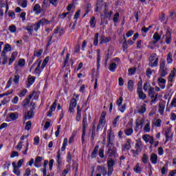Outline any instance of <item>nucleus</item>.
<instances>
[{
    "instance_id": "obj_1",
    "label": "nucleus",
    "mask_w": 176,
    "mask_h": 176,
    "mask_svg": "<svg viewBox=\"0 0 176 176\" xmlns=\"http://www.w3.org/2000/svg\"><path fill=\"white\" fill-rule=\"evenodd\" d=\"M116 162L115 160L112 158H108L107 160V170L108 171L105 170V166H98V169L100 173H102L103 176L108 175L111 176L112 173H113V166H115Z\"/></svg>"
},
{
    "instance_id": "obj_2",
    "label": "nucleus",
    "mask_w": 176,
    "mask_h": 176,
    "mask_svg": "<svg viewBox=\"0 0 176 176\" xmlns=\"http://www.w3.org/2000/svg\"><path fill=\"white\" fill-rule=\"evenodd\" d=\"M159 72L161 78H164L168 74L167 67H166V60L163 58L160 60Z\"/></svg>"
},
{
    "instance_id": "obj_3",
    "label": "nucleus",
    "mask_w": 176,
    "mask_h": 176,
    "mask_svg": "<svg viewBox=\"0 0 176 176\" xmlns=\"http://www.w3.org/2000/svg\"><path fill=\"white\" fill-rule=\"evenodd\" d=\"M148 61H150L148 65L149 67H151V68H153V67H157L159 65V57L156 54L153 53L151 54Z\"/></svg>"
},
{
    "instance_id": "obj_4",
    "label": "nucleus",
    "mask_w": 176,
    "mask_h": 176,
    "mask_svg": "<svg viewBox=\"0 0 176 176\" xmlns=\"http://www.w3.org/2000/svg\"><path fill=\"white\" fill-rule=\"evenodd\" d=\"M108 150L106 152L108 159H112V157L116 158L118 155L116 147L112 146H107Z\"/></svg>"
},
{
    "instance_id": "obj_5",
    "label": "nucleus",
    "mask_w": 176,
    "mask_h": 176,
    "mask_svg": "<svg viewBox=\"0 0 176 176\" xmlns=\"http://www.w3.org/2000/svg\"><path fill=\"white\" fill-rule=\"evenodd\" d=\"M148 96L151 98V102L153 104L157 100V94L155 96V88L150 87L148 90Z\"/></svg>"
},
{
    "instance_id": "obj_6",
    "label": "nucleus",
    "mask_w": 176,
    "mask_h": 176,
    "mask_svg": "<svg viewBox=\"0 0 176 176\" xmlns=\"http://www.w3.org/2000/svg\"><path fill=\"white\" fill-rule=\"evenodd\" d=\"M76 107V99L72 98L70 100V104H69V112H70V113H74V112H75Z\"/></svg>"
},
{
    "instance_id": "obj_7",
    "label": "nucleus",
    "mask_w": 176,
    "mask_h": 176,
    "mask_svg": "<svg viewBox=\"0 0 176 176\" xmlns=\"http://www.w3.org/2000/svg\"><path fill=\"white\" fill-rule=\"evenodd\" d=\"M164 36H166V38H165V43L167 44V45H170V43H171V32L170 31V30H166V35H164Z\"/></svg>"
},
{
    "instance_id": "obj_8",
    "label": "nucleus",
    "mask_w": 176,
    "mask_h": 176,
    "mask_svg": "<svg viewBox=\"0 0 176 176\" xmlns=\"http://www.w3.org/2000/svg\"><path fill=\"white\" fill-rule=\"evenodd\" d=\"M131 140L127 139L125 144L122 146V151L124 152H126V151H129L131 148V144H130V142Z\"/></svg>"
},
{
    "instance_id": "obj_9",
    "label": "nucleus",
    "mask_w": 176,
    "mask_h": 176,
    "mask_svg": "<svg viewBox=\"0 0 176 176\" xmlns=\"http://www.w3.org/2000/svg\"><path fill=\"white\" fill-rule=\"evenodd\" d=\"M45 24V19H41L37 23L34 24V31L38 32L39 28H41V25H43Z\"/></svg>"
},
{
    "instance_id": "obj_10",
    "label": "nucleus",
    "mask_w": 176,
    "mask_h": 176,
    "mask_svg": "<svg viewBox=\"0 0 176 176\" xmlns=\"http://www.w3.org/2000/svg\"><path fill=\"white\" fill-rule=\"evenodd\" d=\"M105 5V3L104 2V0H98L96 3V12H98V10H101L102 9V7Z\"/></svg>"
},
{
    "instance_id": "obj_11",
    "label": "nucleus",
    "mask_w": 176,
    "mask_h": 176,
    "mask_svg": "<svg viewBox=\"0 0 176 176\" xmlns=\"http://www.w3.org/2000/svg\"><path fill=\"white\" fill-rule=\"evenodd\" d=\"M35 113H34V110L30 109L26 115H25L24 118L25 120H30V119H32L34 118Z\"/></svg>"
},
{
    "instance_id": "obj_12",
    "label": "nucleus",
    "mask_w": 176,
    "mask_h": 176,
    "mask_svg": "<svg viewBox=\"0 0 176 176\" xmlns=\"http://www.w3.org/2000/svg\"><path fill=\"white\" fill-rule=\"evenodd\" d=\"M161 38L162 37L160 36V35H159V33L155 32L153 34V41L151 42V43L153 45H155V43H157V42L160 41Z\"/></svg>"
},
{
    "instance_id": "obj_13",
    "label": "nucleus",
    "mask_w": 176,
    "mask_h": 176,
    "mask_svg": "<svg viewBox=\"0 0 176 176\" xmlns=\"http://www.w3.org/2000/svg\"><path fill=\"white\" fill-rule=\"evenodd\" d=\"M80 112H82V110L80 109V106L78 105L77 106V115L76 117V120L77 122H80V120L82 119V114Z\"/></svg>"
},
{
    "instance_id": "obj_14",
    "label": "nucleus",
    "mask_w": 176,
    "mask_h": 176,
    "mask_svg": "<svg viewBox=\"0 0 176 176\" xmlns=\"http://www.w3.org/2000/svg\"><path fill=\"white\" fill-rule=\"evenodd\" d=\"M115 139V137L112 135L111 133H109L107 135V146H111L113 145V143H112V141Z\"/></svg>"
},
{
    "instance_id": "obj_15",
    "label": "nucleus",
    "mask_w": 176,
    "mask_h": 176,
    "mask_svg": "<svg viewBox=\"0 0 176 176\" xmlns=\"http://www.w3.org/2000/svg\"><path fill=\"white\" fill-rule=\"evenodd\" d=\"M100 146L98 145H96L95 148H94V151H92L91 154V159H96L97 157V154L98 153V149Z\"/></svg>"
},
{
    "instance_id": "obj_16",
    "label": "nucleus",
    "mask_w": 176,
    "mask_h": 176,
    "mask_svg": "<svg viewBox=\"0 0 176 176\" xmlns=\"http://www.w3.org/2000/svg\"><path fill=\"white\" fill-rule=\"evenodd\" d=\"M157 80L161 89H164L166 87V79L161 77L159 78Z\"/></svg>"
},
{
    "instance_id": "obj_17",
    "label": "nucleus",
    "mask_w": 176,
    "mask_h": 176,
    "mask_svg": "<svg viewBox=\"0 0 176 176\" xmlns=\"http://www.w3.org/2000/svg\"><path fill=\"white\" fill-rule=\"evenodd\" d=\"M17 52H14L12 53L11 57L10 58L8 65H12L13 61L16 60V57H17Z\"/></svg>"
},
{
    "instance_id": "obj_18",
    "label": "nucleus",
    "mask_w": 176,
    "mask_h": 176,
    "mask_svg": "<svg viewBox=\"0 0 176 176\" xmlns=\"http://www.w3.org/2000/svg\"><path fill=\"white\" fill-rule=\"evenodd\" d=\"M111 39V37H105V36H101L100 45H104V43H108V42H109Z\"/></svg>"
},
{
    "instance_id": "obj_19",
    "label": "nucleus",
    "mask_w": 176,
    "mask_h": 176,
    "mask_svg": "<svg viewBox=\"0 0 176 176\" xmlns=\"http://www.w3.org/2000/svg\"><path fill=\"white\" fill-rule=\"evenodd\" d=\"M137 93L138 94L140 100H145V98H146V95L144 94L142 89L137 90Z\"/></svg>"
},
{
    "instance_id": "obj_20",
    "label": "nucleus",
    "mask_w": 176,
    "mask_h": 176,
    "mask_svg": "<svg viewBox=\"0 0 176 176\" xmlns=\"http://www.w3.org/2000/svg\"><path fill=\"white\" fill-rule=\"evenodd\" d=\"M171 129L168 128L166 131H165V136L166 138V140L165 141V142H167V141H168V140H170V138H171Z\"/></svg>"
},
{
    "instance_id": "obj_21",
    "label": "nucleus",
    "mask_w": 176,
    "mask_h": 176,
    "mask_svg": "<svg viewBox=\"0 0 176 176\" xmlns=\"http://www.w3.org/2000/svg\"><path fill=\"white\" fill-rule=\"evenodd\" d=\"M150 160L153 164H156L157 163V155L151 154Z\"/></svg>"
},
{
    "instance_id": "obj_22",
    "label": "nucleus",
    "mask_w": 176,
    "mask_h": 176,
    "mask_svg": "<svg viewBox=\"0 0 176 176\" xmlns=\"http://www.w3.org/2000/svg\"><path fill=\"white\" fill-rule=\"evenodd\" d=\"M135 149L138 151H142V142L140 140L138 141L135 146Z\"/></svg>"
},
{
    "instance_id": "obj_23",
    "label": "nucleus",
    "mask_w": 176,
    "mask_h": 176,
    "mask_svg": "<svg viewBox=\"0 0 176 176\" xmlns=\"http://www.w3.org/2000/svg\"><path fill=\"white\" fill-rule=\"evenodd\" d=\"M128 89L129 91H133L134 90V81H133V80H129L128 81Z\"/></svg>"
},
{
    "instance_id": "obj_24",
    "label": "nucleus",
    "mask_w": 176,
    "mask_h": 176,
    "mask_svg": "<svg viewBox=\"0 0 176 176\" xmlns=\"http://www.w3.org/2000/svg\"><path fill=\"white\" fill-rule=\"evenodd\" d=\"M164 108H166L164 103H160L158 112L160 115H163V113H164Z\"/></svg>"
},
{
    "instance_id": "obj_25",
    "label": "nucleus",
    "mask_w": 176,
    "mask_h": 176,
    "mask_svg": "<svg viewBox=\"0 0 176 176\" xmlns=\"http://www.w3.org/2000/svg\"><path fill=\"white\" fill-rule=\"evenodd\" d=\"M33 11L36 12V14H40L42 12L41 10V6L39 4H36L33 8Z\"/></svg>"
},
{
    "instance_id": "obj_26",
    "label": "nucleus",
    "mask_w": 176,
    "mask_h": 176,
    "mask_svg": "<svg viewBox=\"0 0 176 176\" xmlns=\"http://www.w3.org/2000/svg\"><path fill=\"white\" fill-rule=\"evenodd\" d=\"M9 118L12 119V120H17L19 119V113H10Z\"/></svg>"
},
{
    "instance_id": "obj_27",
    "label": "nucleus",
    "mask_w": 176,
    "mask_h": 176,
    "mask_svg": "<svg viewBox=\"0 0 176 176\" xmlns=\"http://www.w3.org/2000/svg\"><path fill=\"white\" fill-rule=\"evenodd\" d=\"M86 127H87V116L85 115V116H83L82 119V129L84 130H86Z\"/></svg>"
},
{
    "instance_id": "obj_28",
    "label": "nucleus",
    "mask_w": 176,
    "mask_h": 176,
    "mask_svg": "<svg viewBox=\"0 0 176 176\" xmlns=\"http://www.w3.org/2000/svg\"><path fill=\"white\" fill-rule=\"evenodd\" d=\"M35 75H41V62H38L37 67L34 69Z\"/></svg>"
},
{
    "instance_id": "obj_29",
    "label": "nucleus",
    "mask_w": 176,
    "mask_h": 176,
    "mask_svg": "<svg viewBox=\"0 0 176 176\" xmlns=\"http://www.w3.org/2000/svg\"><path fill=\"white\" fill-rule=\"evenodd\" d=\"M1 57H3V64L5 65V64L8 63V56H6V52L3 51L1 52Z\"/></svg>"
},
{
    "instance_id": "obj_30",
    "label": "nucleus",
    "mask_w": 176,
    "mask_h": 176,
    "mask_svg": "<svg viewBox=\"0 0 176 176\" xmlns=\"http://www.w3.org/2000/svg\"><path fill=\"white\" fill-rule=\"evenodd\" d=\"M133 170L135 173H137V174H141V172L142 171V169H141V167H140V164H137L133 168Z\"/></svg>"
},
{
    "instance_id": "obj_31",
    "label": "nucleus",
    "mask_w": 176,
    "mask_h": 176,
    "mask_svg": "<svg viewBox=\"0 0 176 176\" xmlns=\"http://www.w3.org/2000/svg\"><path fill=\"white\" fill-rule=\"evenodd\" d=\"M25 30L28 32L29 35L32 36V31H34V26L31 25H28L26 28Z\"/></svg>"
},
{
    "instance_id": "obj_32",
    "label": "nucleus",
    "mask_w": 176,
    "mask_h": 176,
    "mask_svg": "<svg viewBox=\"0 0 176 176\" xmlns=\"http://www.w3.org/2000/svg\"><path fill=\"white\" fill-rule=\"evenodd\" d=\"M89 24H90V26L91 27V28H94V27H96V17L92 16L91 18Z\"/></svg>"
},
{
    "instance_id": "obj_33",
    "label": "nucleus",
    "mask_w": 176,
    "mask_h": 176,
    "mask_svg": "<svg viewBox=\"0 0 176 176\" xmlns=\"http://www.w3.org/2000/svg\"><path fill=\"white\" fill-rule=\"evenodd\" d=\"M28 82L29 83L28 87H30V86H31V85H32L35 82V78H34V77L31 76V75H30L28 78Z\"/></svg>"
},
{
    "instance_id": "obj_34",
    "label": "nucleus",
    "mask_w": 176,
    "mask_h": 176,
    "mask_svg": "<svg viewBox=\"0 0 176 176\" xmlns=\"http://www.w3.org/2000/svg\"><path fill=\"white\" fill-rule=\"evenodd\" d=\"M67 144H68V139L65 138L63 140L62 148H61L62 152H64V151H65V148L67 147Z\"/></svg>"
},
{
    "instance_id": "obj_35",
    "label": "nucleus",
    "mask_w": 176,
    "mask_h": 176,
    "mask_svg": "<svg viewBox=\"0 0 176 176\" xmlns=\"http://www.w3.org/2000/svg\"><path fill=\"white\" fill-rule=\"evenodd\" d=\"M146 104H144L143 106H142L139 109H138V112L139 113H145V112H146Z\"/></svg>"
},
{
    "instance_id": "obj_36",
    "label": "nucleus",
    "mask_w": 176,
    "mask_h": 176,
    "mask_svg": "<svg viewBox=\"0 0 176 176\" xmlns=\"http://www.w3.org/2000/svg\"><path fill=\"white\" fill-rule=\"evenodd\" d=\"M124 41L122 44V49H123L124 52H126V50H127V49L129 48V46L127 45V40H126L125 36H124Z\"/></svg>"
},
{
    "instance_id": "obj_37",
    "label": "nucleus",
    "mask_w": 176,
    "mask_h": 176,
    "mask_svg": "<svg viewBox=\"0 0 176 176\" xmlns=\"http://www.w3.org/2000/svg\"><path fill=\"white\" fill-rule=\"evenodd\" d=\"M98 33H96L94 38V46H97L98 45Z\"/></svg>"
},
{
    "instance_id": "obj_38",
    "label": "nucleus",
    "mask_w": 176,
    "mask_h": 176,
    "mask_svg": "<svg viewBox=\"0 0 176 176\" xmlns=\"http://www.w3.org/2000/svg\"><path fill=\"white\" fill-rule=\"evenodd\" d=\"M116 69V63H112L111 64H110L109 71H111V72H115Z\"/></svg>"
},
{
    "instance_id": "obj_39",
    "label": "nucleus",
    "mask_w": 176,
    "mask_h": 176,
    "mask_svg": "<svg viewBox=\"0 0 176 176\" xmlns=\"http://www.w3.org/2000/svg\"><path fill=\"white\" fill-rule=\"evenodd\" d=\"M25 65V60L23 58L19 59L18 61V67H23Z\"/></svg>"
},
{
    "instance_id": "obj_40",
    "label": "nucleus",
    "mask_w": 176,
    "mask_h": 176,
    "mask_svg": "<svg viewBox=\"0 0 176 176\" xmlns=\"http://www.w3.org/2000/svg\"><path fill=\"white\" fill-rule=\"evenodd\" d=\"M28 1L27 0H20L19 3L21 8H27Z\"/></svg>"
},
{
    "instance_id": "obj_41",
    "label": "nucleus",
    "mask_w": 176,
    "mask_h": 176,
    "mask_svg": "<svg viewBox=\"0 0 176 176\" xmlns=\"http://www.w3.org/2000/svg\"><path fill=\"white\" fill-rule=\"evenodd\" d=\"M149 160V157L146 154H144L142 157V160L144 164L148 163V160Z\"/></svg>"
},
{
    "instance_id": "obj_42",
    "label": "nucleus",
    "mask_w": 176,
    "mask_h": 176,
    "mask_svg": "<svg viewBox=\"0 0 176 176\" xmlns=\"http://www.w3.org/2000/svg\"><path fill=\"white\" fill-rule=\"evenodd\" d=\"M131 152L133 153V157H137V156H138L140 153H141V151H138V150H134V149H131Z\"/></svg>"
},
{
    "instance_id": "obj_43",
    "label": "nucleus",
    "mask_w": 176,
    "mask_h": 176,
    "mask_svg": "<svg viewBox=\"0 0 176 176\" xmlns=\"http://www.w3.org/2000/svg\"><path fill=\"white\" fill-rule=\"evenodd\" d=\"M19 80H20V76L19 75V74H17V72H15V76L14 78V82L15 83V85H17V83H19Z\"/></svg>"
},
{
    "instance_id": "obj_44",
    "label": "nucleus",
    "mask_w": 176,
    "mask_h": 176,
    "mask_svg": "<svg viewBox=\"0 0 176 176\" xmlns=\"http://www.w3.org/2000/svg\"><path fill=\"white\" fill-rule=\"evenodd\" d=\"M167 63L168 64H170L173 63V54H171V52H169L167 56Z\"/></svg>"
},
{
    "instance_id": "obj_45",
    "label": "nucleus",
    "mask_w": 176,
    "mask_h": 176,
    "mask_svg": "<svg viewBox=\"0 0 176 176\" xmlns=\"http://www.w3.org/2000/svg\"><path fill=\"white\" fill-rule=\"evenodd\" d=\"M175 72H176L175 68H173V71H172L169 74V76H168L169 80H173V78L175 76Z\"/></svg>"
},
{
    "instance_id": "obj_46",
    "label": "nucleus",
    "mask_w": 176,
    "mask_h": 176,
    "mask_svg": "<svg viewBox=\"0 0 176 176\" xmlns=\"http://www.w3.org/2000/svg\"><path fill=\"white\" fill-rule=\"evenodd\" d=\"M31 126H32V122H31V121L27 122L25 126V130H27L28 131L31 130Z\"/></svg>"
},
{
    "instance_id": "obj_47",
    "label": "nucleus",
    "mask_w": 176,
    "mask_h": 176,
    "mask_svg": "<svg viewBox=\"0 0 176 176\" xmlns=\"http://www.w3.org/2000/svg\"><path fill=\"white\" fill-rule=\"evenodd\" d=\"M151 135L146 134L142 136V138L144 141H145V142L148 144V142H149V139L151 138Z\"/></svg>"
},
{
    "instance_id": "obj_48",
    "label": "nucleus",
    "mask_w": 176,
    "mask_h": 176,
    "mask_svg": "<svg viewBox=\"0 0 176 176\" xmlns=\"http://www.w3.org/2000/svg\"><path fill=\"white\" fill-rule=\"evenodd\" d=\"M71 170V165H67V168L63 170V175L66 176L68 173H69V170Z\"/></svg>"
},
{
    "instance_id": "obj_49",
    "label": "nucleus",
    "mask_w": 176,
    "mask_h": 176,
    "mask_svg": "<svg viewBox=\"0 0 176 176\" xmlns=\"http://www.w3.org/2000/svg\"><path fill=\"white\" fill-rule=\"evenodd\" d=\"M140 80L138 82V89L137 90H142V78L140 77Z\"/></svg>"
},
{
    "instance_id": "obj_50",
    "label": "nucleus",
    "mask_w": 176,
    "mask_h": 176,
    "mask_svg": "<svg viewBox=\"0 0 176 176\" xmlns=\"http://www.w3.org/2000/svg\"><path fill=\"white\" fill-rule=\"evenodd\" d=\"M12 50V47L9 44H6L3 52H10Z\"/></svg>"
},
{
    "instance_id": "obj_51",
    "label": "nucleus",
    "mask_w": 176,
    "mask_h": 176,
    "mask_svg": "<svg viewBox=\"0 0 176 176\" xmlns=\"http://www.w3.org/2000/svg\"><path fill=\"white\" fill-rule=\"evenodd\" d=\"M133 131L132 128H129L124 131V133L126 135H131V134H133Z\"/></svg>"
},
{
    "instance_id": "obj_52",
    "label": "nucleus",
    "mask_w": 176,
    "mask_h": 176,
    "mask_svg": "<svg viewBox=\"0 0 176 176\" xmlns=\"http://www.w3.org/2000/svg\"><path fill=\"white\" fill-rule=\"evenodd\" d=\"M20 168L19 166H16L14 168L13 173L15 174V175L19 176L20 175Z\"/></svg>"
},
{
    "instance_id": "obj_53",
    "label": "nucleus",
    "mask_w": 176,
    "mask_h": 176,
    "mask_svg": "<svg viewBox=\"0 0 176 176\" xmlns=\"http://www.w3.org/2000/svg\"><path fill=\"white\" fill-rule=\"evenodd\" d=\"M113 21L114 23H118L119 21V12H116L114 14V16L113 18Z\"/></svg>"
},
{
    "instance_id": "obj_54",
    "label": "nucleus",
    "mask_w": 176,
    "mask_h": 176,
    "mask_svg": "<svg viewBox=\"0 0 176 176\" xmlns=\"http://www.w3.org/2000/svg\"><path fill=\"white\" fill-rule=\"evenodd\" d=\"M56 107H57V100H55L54 102V103L52 104V105H51L50 110L54 111H56Z\"/></svg>"
},
{
    "instance_id": "obj_55",
    "label": "nucleus",
    "mask_w": 176,
    "mask_h": 176,
    "mask_svg": "<svg viewBox=\"0 0 176 176\" xmlns=\"http://www.w3.org/2000/svg\"><path fill=\"white\" fill-rule=\"evenodd\" d=\"M99 156L101 159H104V148H100L98 151Z\"/></svg>"
},
{
    "instance_id": "obj_56",
    "label": "nucleus",
    "mask_w": 176,
    "mask_h": 176,
    "mask_svg": "<svg viewBox=\"0 0 176 176\" xmlns=\"http://www.w3.org/2000/svg\"><path fill=\"white\" fill-rule=\"evenodd\" d=\"M42 53H43V50H39L38 52H34L33 57H35V56L39 57L40 56L42 55Z\"/></svg>"
},
{
    "instance_id": "obj_57",
    "label": "nucleus",
    "mask_w": 176,
    "mask_h": 176,
    "mask_svg": "<svg viewBox=\"0 0 176 176\" xmlns=\"http://www.w3.org/2000/svg\"><path fill=\"white\" fill-rule=\"evenodd\" d=\"M136 70H137V69L135 67L129 68L128 70V72H129V75H134V74H135Z\"/></svg>"
},
{
    "instance_id": "obj_58",
    "label": "nucleus",
    "mask_w": 176,
    "mask_h": 176,
    "mask_svg": "<svg viewBox=\"0 0 176 176\" xmlns=\"http://www.w3.org/2000/svg\"><path fill=\"white\" fill-rule=\"evenodd\" d=\"M170 107H174V108H176V94L175 95V97L172 100V102H170Z\"/></svg>"
},
{
    "instance_id": "obj_59",
    "label": "nucleus",
    "mask_w": 176,
    "mask_h": 176,
    "mask_svg": "<svg viewBox=\"0 0 176 176\" xmlns=\"http://www.w3.org/2000/svg\"><path fill=\"white\" fill-rule=\"evenodd\" d=\"M119 119H120V116H118L113 121V127H116V124L118 123V122H119Z\"/></svg>"
},
{
    "instance_id": "obj_60",
    "label": "nucleus",
    "mask_w": 176,
    "mask_h": 176,
    "mask_svg": "<svg viewBox=\"0 0 176 176\" xmlns=\"http://www.w3.org/2000/svg\"><path fill=\"white\" fill-rule=\"evenodd\" d=\"M8 29L10 30V32H12V33L16 32V31H17V28L14 25H10Z\"/></svg>"
},
{
    "instance_id": "obj_61",
    "label": "nucleus",
    "mask_w": 176,
    "mask_h": 176,
    "mask_svg": "<svg viewBox=\"0 0 176 176\" xmlns=\"http://www.w3.org/2000/svg\"><path fill=\"white\" fill-rule=\"evenodd\" d=\"M122 102H123V98L120 96L119 99L117 100L116 104L117 105H118V107H120Z\"/></svg>"
},
{
    "instance_id": "obj_62",
    "label": "nucleus",
    "mask_w": 176,
    "mask_h": 176,
    "mask_svg": "<svg viewBox=\"0 0 176 176\" xmlns=\"http://www.w3.org/2000/svg\"><path fill=\"white\" fill-rule=\"evenodd\" d=\"M161 125H162V120L157 119L155 122V126H156V127H160Z\"/></svg>"
},
{
    "instance_id": "obj_63",
    "label": "nucleus",
    "mask_w": 176,
    "mask_h": 176,
    "mask_svg": "<svg viewBox=\"0 0 176 176\" xmlns=\"http://www.w3.org/2000/svg\"><path fill=\"white\" fill-rule=\"evenodd\" d=\"M78 163L76 162H74L72 164V169L76 173V171H78Z\"/></svg>"
},
{
    "instance_id": "obj_64",
    "label": "nucleus",
    "mask_w": 176,
    "mask_h": 176,
    "mask_svg": "<svg viewBox=\"0 0 176 176\" xmlns=\"http://www.w3.org/2000/svg\"><path fill=\"white\" fill-rule=\"evenodd\" d=\"M142 120H136V129H138L140 127V126H142Z\"/></svg>"
}]
</instances>
